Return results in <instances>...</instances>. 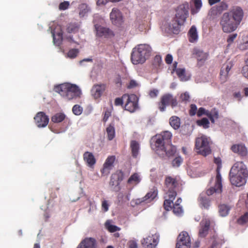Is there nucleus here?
I'll use <instances>...</instances> for the list:
<instances>
[{
	"label": "nucleus",
	"mask_w": 248,
	"mask_h": 248,
	"mask_svg": "<svg viewBox=\"0 0 248 248\" xmlns=\"http://www.w3.org/2000/svg\"><path fill=\"white\" fill-rule=\"evenodd\" d=\"M169 123L174 129H178L181 124L180 119L176 116H172L170 118Z\"/></svg>",
	"instance_id": "32"
},
{
	"label": "nucleus",
	"mask_w": 248,
	"mask_h": 248,
	"mask_svg": "<svg viewBox=\"0 0 248 248\" xmlns=\"http://www.w3.org/2000/svg\"><path fill=\"white\" fill-rule=\"evenodd\" d=\"M234 169H231L229 173L230 180L231 184L236 186H241L246 184L247 179L235 173Z\"/></svg>",
	"instance_id": "12"
},
{
	"label": "nucleus",
	"mask_w": 248,
	"mask_h": 248,
	"mask_svg": "<svg viewBox=\"0 0 248 248\" xmlns=\"http://www.w3.org/2000/svg\"><path fill=\"white\" fill-rule=\"evenodd\" d=\"M188 40L191 43H194L198 40V35L196 28L192 26L188 32Z\"/></svg>",
	"instance_id": "27"
},
{
	"label": "nucleus",
	"mask_w": 248,
	"mask_h": 248,
	"mask_svg": "<svg viewBox=\"0 0 248 248\" xmlns=\"http://www.w3.org/2000/svg\"><path fill=\"white\" fill-rule=\"evenodd\" d=\"M173 212L176 215H180L183 213L182 207L181 205H173Z\"/></svg>",
	"instance_id": "47"
},
{
	"label": "nucleus",
	"mask_w": 248,
	"mask_h": 248,
	"mask_svg": "<svg viewBox=\"0 0 248 248\" xmlns=\"http://www.w3.org/2000/svg\"><path fill=\"white\" fill-rule=\"evenodd\" d=\"M197 124L199 126H202L204 128H207L209 127L210 123L207 118H203L200 120H198Z\"/></svg>",
	"instance_id": "42"
},
{
	"label": "nucleus",
	"mask_w": 248,
	"mask_h": 248,
	"mask_svg": "<svg viewBox=\"0 0 248 248\" xmlns=\"http://www.w3.org/2000/svg\"><path fill=\"white\" fill-rule=\"evenodd\" d=\"M130 148L132 155H138L140 151V145L138 141L132 140L130 142Z\"/></svg>",
	"instance_id": "31"
},
{
	"label": "nucleus",
	"mask_w": 248,
	"mask_h": 248,
	"mask_svg": "<svg viewBox=\"0 0 248 248\" xmlns=\"http://www.w3.org/2000/svg\"><path fill=\"white\" fill-rule=\"evenodd\" d=\"M109 204L106 200H104L102 202V209L104 212H107L108 210Z\"/></svg>",
	"instance_id": "57"
},
{
	"label": "nucleus",
	"mask_w": 248,
	"mask_h": 248,
	"mask_svg": "<svg viewBox=\"0 0 248 248\" xmlns=\"http://www.w3.org/2000/svg\"><path fill=\"white\" fill-rule=\"evenodd\" d=\"M197 111V106L195 104H191L190 105V108L189 110V115L190 116H194L196 114Z\"/></svg>",
	"instance_id": "51"
},
{
	"label": "nucleus",
	"mask_w": 248,
	"mask_h": 248,
	"mask_svg": "<svg viewBox=\"0 0 248 248\" xmlns=\"http://www.w3.org/2000/svg\"><path fill=\"white\" fill-rule=\"evenodd\" d=\"M110 18L112 24L117 26H121L124 22L121 12L116 8L112 9L110 14Z\"/></svg>",
	"instance_id": "15"
},
{
	"label": "nucleus",
	"mask_w": 248,
	"mask_h": 248,
	"mask_svg": "<svg viewBox=\"0 0 248 248\" xmlns=\"http://www.w3.org/2000/svg\"><path fill=\"white\" fill-rule=\"evenodd\" d=\"M106 89V84L104 83L94 85L91 90L92 96L94 99L100 98Z\"/></svg>",
	"instance_id": "19"
},
{
	"label": "nucleus",
	"mask_w": 248,
	"mask_h": 248,
	"mask_svg": "<svg viewBox=\"0 0 248 248\" xmlns=\"http://www.w3.org/2000/svg\"><path fill=\"white\" fill-rule=\"evenodd\" d=\"M129 248H137L138 246L137 243L134 241H132L130 242L129 245Z\"/></svg>",
	"instance_id": "64"
},
{
	"label": "nucleus",
	"mask_w": 248,
	"mask_h": 248,
	"mask_svg": "<svg viewBox=\"0 0 248 248\" xmlns=\"http://www.w3.org/2000/svg\"><path fill=\"white\" fill-rule=\"evenodd\" d=\"M179 180L176 177L167 176L164 181V190L167 194L177 195L175 188L178 186Z\"/></svg>",
	"instance_id": "10"
},
{
	"label": "nucleus",
	"mask_w": 248,
	"mask_h": 248,
	"mask_svg": "<svg viewBox=\"0 0 248 248\" xmlns=\"http://www.w3.org/2000/svg\"><path fill=\"white\" fill-rule=\"evenodd\" d=\"M189 4L185 2L180 5L176 10V14L169 24V29L174 34H178L181 26L184 25L188 16Z\"/></svg>",
	"instance_id": "3"
},
{
	"label": "nucleus",
	"mask_w": 248,
	"mask_h": 248,
	"mask_svg": "<svg viewBox=\"0 0 248 248\" xmlns=\"http://www.w3.org/2000/svg\"><path fill=\"white\" fill-rule=\"evenodd\" d=\"M115 161V156H109L106 160L100 171L102 176L108 175L114 167Z\"/></svg>",
	"instance_id": "14"
},
{
	"label": "nucleus",
	"mask_w": 248,
	"mask_h": 248,
	"mask_svg": "<svg viewBox=\"0 0 248 248\" xmlns=\"http://www.w3.org/2000/svg\"><path fill=\"white\" fill-rule=\"evenodd\" d=\"M125 101L123 98V95L121 97H117L115 99L114 105L115 106H121L124 107Z\"/></svg>",
	"instance_id": "49"
},
{
	"label": "nucleus",
	"mask_w": 248,
	"mask_h": 248,
	"mask_svg": "<svg viewBox=\"0 0 248 248\" xmlns=\"http://www.w3.org/2000/svg\"><path fill=\"white\" fill-rule=\"evenodd\" d=\"M243 16V10L239 6H234L229 12L224 13L221 16L219 22L223 32L231 33L235 31Z\"/></svg>",
	"instance_id": "2"
},
{
	"label": "nucleus",
	"mask_w": 248,
	"mask_h": 248,
	"mask_svg": "<svg viewBox=\"0 0 248 248\" xmlns=\"http://www.w3.org/2000/svg\"><path fill=\"white\" fill-rule=\"evenodd\" d=\"M158 241L159 238L157 235H152L144 238L141 244L145 248H154L156 246Z\"/></svg>",
	"instance_id": "17"
},
{
	"label": "nucleus",
	"mask_w": 248,
	"mask_h": 248,
	"mask_svg": "<svg viewBox=\"0 0 248 248\" xmlns=\"http://www.w3.org/2000/svg\"><path fill=\"white\" fill-rule=\"evenodd\" d=\"M185 70L184 69L179 68L176 70L177 76L181 78H183L185 75Z\"/></svg>",
	"instance_id": "58"
},
{
	"label": "nucleus",
	"mask_w": 248,
	"mask_h": 248,
	"mask_svg": "<svg viewBox=\"0 0 248 248\" xmlns=\"http://www.w3.org/2000/svg\"><path fill=\"white\" fill-rule=\"evenodd\" d=\"M106 131L108 134V139L109 140H112L114 138L115 135V129L113 125L109 124L107 128Z\"/></svg>",
	"instance_id": "39"
},
{
	"label": "nucleus",
	"mask_w": 248,
	"mask_h": 248,
	"mask_svg": "<svg viewBox=\"0 0 248 248\" xmlns=\"http://www.w3.org/2000/svg\"><path fill=\"white\" fill-rule=\"evenodd\" d=\"M56 92L64 98L70 100L80 97L81 93L78 86L69 83L60 84L55 87Z\"/></svg>",
	"instance_id": "4"
},
{
	"label": "nucleus",
	"mask_w": 248,
	"mask_h": 248,
	"mask_svg": "<svg viewBox=\"0 0 248 248\" xmlns=\"http://www.w3.org/2000/svg\"><path fill=\"white\" fill-rule=\"evenodd\" d=\"M162 63V61L161 57L160 55H156L155 57L153 62V65L155 69H158L160 67Z\"/></svg>",
	"instance_id": "40"
},
{
	"label": "nucleus",
	"mask_w": 248,
	"mask_h": 248,
	"mask_svg": "<svg viewBox=\"0 0 248 248\" xmlns=\"http://www.w3.org/2000/svg\"><path fill=\"white\" fill-rule=\"evenodd\" d=\"M162 152H165L166 155H175L178 150L175 145L167 143Z\"/></svg>",
	"instance_id": "28"
},
{
	"label": "nucleus",
	"mask_w": 248,
	"mask_h": 248,
	"mask_svg": "<svg viewBox=\"0 0 248 248\" xmlns=\"http://www.w3.org/2000/svg\"><path fill=\"white\" fill-rule=\"evenodd\" d=\"M84 160L87 163L88 166L92 167L96 162L94 156H84Z\"/></svg>",
	"instance_id": "41"
},
{
	"label": "nucleus",
	"mask_w": 248,
	"mask_h": 248,
	"mask_svg": "<svg viewBox=\"0 0 248 248\" xmlns=\"http://www.w3.org/2000/svg\"><path fill=\"white\" fill-rule=\"evenodd\" d=\"M95 28L96 31V35L98 36L108 37L114 36L113 31L109 28L98 25H95Z\"/></svg>",
	"instance_id": "20"
},
{
	"label": "nucleus",
	"mask_w": 248,
	"mask_h": 248,
	"mask_svg": "<svg viewBox=\"0 0 248 248\" xmlns=\"http://www.w3.org/2000/svg\"><path fill=\"white\" fill-rule=\"evenodd\" d=\"M231 169H234L235 173L237 175L248 179V170L246 166L242 161H238L234 164Z\"/></svg>",
	"instance_id": "16"
},
{
	"label": "nucleus",
	"mask_w": 248,
	"mask_h": 248,
	"mask_svg": "<svg viewBox=\"0 0 248 248\" xmlns=\"http://www.w3.org/2000/svg\"><path fill=\"white\" fill-rule=\"evenodd\" d=\"M124 178V173L122 170H117L114 173H112L110 177L109 186L111 187L118 186V189H119V185Z\"/></svg>",
	"instance_id": "13"
},
{
	"label": "nucleus",
	"mask_w": 248,
	"mask_h": 248,
	"mask_svg": "<svg viewBox=\"0 0 248 248\" xmlns=\"http://www.w3.org/2000/svg\"><path fill=\"white\" fill-rule=\"evenodd\" d=\"M168 199H166L164 202V207L166 211H170L172 209L171 204L173 202V201L175 199L176 196L174 195L167 194Z\"/></svg>",
	"instance_id": "29"
},
{
	"label": "nucleus",
	"mask_w": 248,
	"mask_h": 248,
	"mask_svg": "<svg viewBox=\"0 0 248 248\" xmlns=\"http://www.w3.org/2000/svg\"><path fill=\"white\" fill-rule=\"evenodd\" d=\"M78 53V49H72L68 51L67 55L70 58H75L77 56Z\"/></svg>",
	"instance_id": "48"
},
{
	"label": "nucleus",
	"mask_w": 248,
	"mask_h": 248,
	"mask_svg": "<svg viewBox=\"0 0 248 248\" xmlns=\"http://www.w3.org/2000/svg\"><path fill=\"white\" fill-rule=\"evenodd\" d=\"M208 113V110H206L203 108H200L198 110L197 114V116L200 117L202 115H205L207 116V114Z\"/></svg>",
	"instance_id": "52"
},
{
	"label": "nucleus",
	"mask_w": 248,
	"mask_h": 248,
	"mask_svg": "<svg viewBox=\"0 0 248 248\" xmlns=\"http://www.w3.org/2000/svg\"><path fill=\"white\" fill-rule=\"evenodd\" d=\"M151 47L146 44H140L134 48L131 55V60L134 64L144 63L150 55Z\"/></svg>",
	"instance_id": "5"
},
{
	"label": "nucleus",
	"mask_w": 248,
	"mask_h": 248,
	"mask_svg": "<svg viewBox=\"0 0 248 248\" xmlns=\"http://www.w3.org/2000/svg\"><path fill=\"white\" fill-rule=\"evenodd\" d=\"M237 35V34L236 33H234L229 36L227 40L229 45L233 42L234 40L236 38Z\"/></svg>",
	"instance_id": "56"
},
{
	"label": "nucleus",
	"mask_w": 248,
	"mask_h": 248,
	"mask_svg": "<svg viewBox=\"0 0 248 248\" xmlns=\"http://www.w3.org/2000/svg\"><path fill=\"white\" fill-rule=\"evenodd\" d=\"M158 191L156 187H154L151 190L147 193L146 195L142 198V202H145L146 201H152L154 200L157 195Z\"/></svg>",
	"instance_id": "30"
},
{
	"label": "nucleus",
	"mask_w": 248,
	"mask_h": 248,
	"mask_svg": "<svg viewBox=\"0 0 248 248\" xmlns=\"http://www.w3.org/2000/svg\"><path fill=\"white\" fill-rule=\"evenodd\" d=\"M239 48L242 50H245L248 49V40L242 43H241L239 46Z\"/></svg>",
	"instance_id": "55"
},
{
	"label": "nucleus",
	"mask_w": 248,
	"mask_h": 248,
	"mask_svg": "<svg viewBox=\"0 0 248 248\" xmlns=\"http://www.w3.org/2000/svg\"><path fill=\"white\" fill-rule=\"evenodd\" d=\"M107 228L108 230L111 232H114L120 230L118 227L113 225H108Z\"/></svg>",
	"instance_id": "53"
},
{
	"label": "nucleus",
	"mask_w": 248,
	"mask_h": 248,
	"mask_svg": "<svg viewBox=\"0 0 248 248\" xmlns=\"http://www.w3.org/2000/svg\"><path fill=\"white\" fill-rule=\"evenodd\" d=\"M183 162V159L180 156H177L171 160V164L173 167H178Z\"/></svg>",
	"instance_id": "43"
},
{
	"label": "nucleus",
	"mask_w": 248,
	"mask_h": 248,
	"mask_svg": "<svg viewBox=\"0 0 248 248\" xmlns=\"http://www.w3.org/2000/svg\"><path fill=\"white\" fill-rule=\"evenodd\" d=\"M140 178L139 175L137 173H134L128 179L127 184H138L140 182Z\"/></svg>",
	"instance_id": "38"
},
{
	"label": "nucleus",
	"mask_w": 248,
	"mask_h": 248,
	"mask_svg": "<svg viewBox=\"0 0 248 248\" xmlns=\"http://www.w3.org/2000/svg\"><path fill=\"white\" fill-rule=\"evenodd\" d=\"M69 2L68 1H64L60 3L59 6V8L60 10H65L68 8L69 6Z\"/></svg>",
	"instance_id": "50"
},
{
	"label": "nucleus",
	"mask_w": 248,
	"mask_h": 248,
	"mask_svg": "<svg viewBox=\"0 0 248 248\" xmlns=\"http://www.w3.org/2000/svg\"><path fill=\"white\" fill-rule=\"evenodd\" d=\"M201 229L199 231V235L201 237H204L208 232L210 226V221L208 219H205L201 222Z\"/></svg>",
	"instance_id": "25"
},
{
	"label": "nucleus",
	"mask_w": 248,
	"mask_h": 248,
	"mask_svg": "<svg viewBox=\"0 0 248 248\" xmlns=\"http://www.w3.org/2000/svg\"><path fill=\"white\" fill-rule=\"evenodd\" d=\"M54 43L58 45L60 44L62 40V33L59 32L55 34V31H52Z\"/></svg>",
	"instance_id": "37"
},
{
	"label": "nucleus",
	"mask_w": 248,
	"mask_h": 248,
	"mask_svg": "<svg viewBox=\"0 0 248 248\" xmlns=\"http://www.w3.org/2000/svg\"><path fill=\"white\" fill-rule=\"evenodd\" d=\"M77 248H96V241L93 238H86L80 242Z\"/></svg>",
	"instance_id": "23"
},
{
	"label": "nucleus",
	"mask_w": 248,
	"mask_h": 248,
	"mask_svg": "<svg viewBox=\"0 0 248 248\" xmlns=\"http://www.w3.org/2000/svg\"><path fill=\"white\" fill-rule=\"evenodd\" d=\"M230 210V207L225 204H220L218 206V213L221 217L227 216Z\"/></svg>",
	"instance_id": "35"
},
{
	"label": "nucleus",
	"mask_w": 248,
	"mask_h": 248,
	"mask_svg": "<svg viewBox=\"0 0 248 248\" xmlns=\"http://www.w3.org/2000/svg\"><path fill=\"white\" fill-rule=\"evenodd\" d=\"M83 108L79 105H75L72 108V112L75 115H80L83 112Z\"/></svg>",
	"instance_id": "44"
},
{
	"label": "nucleus",
	"mask_w": 248,
	"mask_h": 248,
	"mask_svg": "<svg viewBox=\"0 0 248 248\" xmlns=\"http://www.w3.org/2000/svg\"><path fill=\"white\" fill-rule=\"evenodd\" d=\"M180 99L182 102H186L189 100V95L187 93H182L180 95Z\"/></svg>",
	"instance_id": "54"
},
{
	"label": "nucleus",
	"mask_w": 248,
	"mask_h": 248,
	"mask_svg": "<svg viewBox=\"0 0 248 248\" xmlns=\"http://www.w3.org/2000/svg\"><path fill=\"white\" fill-rule=\"evenodd\" d=\"M192 54L196 58L199 64H202L207 59L208 54L203 51L195 48L192 51Z\"/></svg>",
	"instance_id": "22"
},
{
	"label": "nucleus",
	"mask_w": 248,
	"mask_h": 248,
	"mask_svg": "<svg viewBox=\"0 0 248 248\" xmlns=\"http://www.w3.org/2000/svg\"><path fill=\"white\" fill-rule=\"evenodd\" d=\"M79 26L76 23H70L67 25L66 31L69 33H76L78 31Z\"/></svg>",
	"instance_id": "36"
},
{
	"label": "nucleus",
	"mask_w": 248,
	"mask_h": 248,
	"mask_svg": "<svg viewBox=\"0 0 248 248\" xmlns=\"http://www.w3.org/2000/svg\"><path fill=\"white\" fill-rule=\"evenodd\" d=\"M195 149L196 152L201 155H209L211 153L208 140L204 136L196 139Z\"/></svg>",
	"instance_id": "7"
},
{
	"label": "nucleus",
	"mask_w": 248,
	"mask_h": 248,
	"mask_svg": "<svg viewBox=\"0 0 248 248\" xmlns=\"http://www.w3.org/2000/svg\"><path fill=\"white\" fill-rule=\"evenodd\" d=\"M207 116L210 119L212 123H214L215 119H217L219 117L218 110L216 108H213L210 111L208 110Z\"/></svg>",
	"instance_id": "33"
},
{
	"label": "nucleus",
	"mask_w": 248,
	"mask_h": 248,
	"mask_svg": "<svg viewBox=\"0 0 248 248\" xmlns=\"http://www.w3.org/2000/svg\"><path fill=\"white\" fill-rule=\"evenodd\" d=\"M138 85V83L134 80H131L128 84L127 85V88L128 89H132L133 88L136 87Z\"/></svg>",
	"instance_id": "59"
},
{
	"label": "nucleus",
	"mask_w": 248,
	"mask_h": 248,
	"mask_svg": "<svg viewBox=\"0 0 248 248\" xmlns=\"http://www.w3.org/2000/svg\"><path fill=\"white\" fill-rule=\"evenodd\" d=\"M214 162L217 165V168L216 176L215 179H212L211 182V183L213 182V186L206 190L205 193H201L198 198L200 206L205 209H208L210 206V200L208 196L214 193H220L222 192V177L220 172L222 168V161L218 156L214 157Z\"/></svg>",
	"instance_id": "1"
},
{
	"label": "nucleus",
	"mask_w": 248,
	"mask_h": 248,
	"mask_svg": "<svg viewBox=\"0 0 248 248\" xmlns=\"http://www.w3.org/2000/svg\"><path fill=\"white\" fill-rule=\"evenodd\" d=\"M157 105L159 110L163 112L165 111L167 106L170 105L171 108H173L177 106L178 102L176 98L174 97L172 94L166 93L161 97L160 101L158 102Z\"/></svg>",
	"instance_id": "9"
},
{
	"label": "nucleus",
	"mask_w": 248,
	"mask_h": 248,
	"mask_svg": "<svg viewBox=\"0 0 248 248\" xmlns=\"http://www.w3.org/2000/svg\"><path fill=\"white\" fill-rule=\"evenodd\" d=\"M231 149L235 154H238L239 155H246L248 151L247 149L243 144H233Z\"/></svg>",
	"instance_id": "24"
},
{
	"label": "nucleus",
	"mask_w": 248,
	"mask_h": 248,
	"mask_svg": "<svg viewBox=\"0 0 248 248\" xmlns=\"http://www.w3.org/2000/svg\"><path fill=\"white\" fill-rule=\"evenodd\" d=\"M66 118V115L62 112L57 113L51 118V120L54 123H59L62 122Z\"/></svg>",
	"instance_id": "34"
},
{
	"label": "nucleus",
	"mask_w": 248,
	"mask_h": 248,
	"mask_svg": "<svg viewBox=\"0 0 248 248\" xmlns=\"http://www.w3.org/2000/svg\"><path fill=\"white\" fill-rule=\"evenodd\" d=\"M193 1L197 11L195 12L194 10H192L191 13L193 15L197 13L202 6V2L201 0H193Z\"/></svg>",
	"instance_id": "45"
},
{
	"label": "nucleus",
	"mask_w": 248,
	"mask_h": 248,
	"mask_svg": "<svg viewBox=\"0 0 248 248\" xmlns=\"http://www.w3.org/2000/svg\"><path fill=\"white\" fill-rule=\"evenodd\" d=\"M36 124L39 127H46L49 121V118L46 114L42 111L38 112L34 118Z\"/></svg>",
	"instance_id": "18"
},
{
	"label": "nucleus",
	"mask_w": 248,
	"mask_h": 248,
	"mask_svg": "<svg viewBox=\"0 0 248 248\" xmlns=\"http://www.w3.org/2000/svg\"><path fill=\"white\" fill-rule=\"evenodd\" d=\"M173 58L171 55L167 54L165 58V62L167 64H170L172 62Z\"/></svg>",
	"instance_id": "61"
},
{
	"label": "nucleus",
	"mask_w": 248,
	"mask_h": 248,
	"mask_svg": "<svg viewBox=\"0 0 248 248\" xmlns=\"http://www.w3.org/2000/svg\"><path fill=\"white\" fill-rule=\"evenodd\" d=\"M124 104V108L131 113L135 112L139 108V98L134 94H124L123 95Z\"/></svg>",
	"instance_id": "8"
},
{
	"label": "nucleus",
	"mask_w": 248,
	"mask_h": 248,
	"mask_svg": "<svg viewBox=\"0 0 248 248\" xmlns=\"http://www.w3.org/2000/svg\"><path fill=\"white\" fill-rule=\"evenodd\" d=\"M108 2V0H97L96 4L98 6L105 5Z\"/></svg>",
	"instance_id": "63"
},
{
	"label": "nucleus",
	"mask_w": 248,
	"mask_h": 248,
	"mask_svg": "<svg viewBox=\"0 0 248 248\" xmlns=\"http://www.w3.org/2000/svg\"><path fill=\"white\" fill-rule=\"evenodd\" d=\"M190 238L186 232H182L178 235L176 248H190Z\"/></svg>",
	"instance_id": "11"
},
{
	"label": "nucleus",
	"mask_w": 248,
	"mask_h": 248,
	"mask_svg": "<svg viewBox=\"0 0 248 248\" xmlns=\"http://www.w3.org/2000/svg\"><path fill=\"white\" fill-rule=\"evenodd\" d=\"M233 62L232 61H227L222 66L220 70V75L226 77L228 76L229 71L233 66Z\"/></svg>",
	"instance_id": "26"
},
{
	"label": "nucleus",
	"mask_w": 248,
	"mask_h": 248,
	"mask_svg": "<svg viewBox=\"0 0 248 248\" xmlns=\"http://www.w3.org/2000/svg\"><path fill=\"white\" fill-rule=\"evenodd\" d=\"M239 224H244L248 222V212L242 216L237 220Z\"/></svg>",
	"instance_id": "46"
},
{
	"label": "nucleus",
	"mask_w": 248,
	"mask_h": 248,
	"mask_svg": "<svg viewBox=\"0 0 248 248\" xmlns=\"http://www.w3.org/2000/svg\"><path fill=\"white\" fill-rule=\"evenodd\" d=\"M172 134L168 131L156 134L152 138L151 148L155 151L162 152L167 143L170 142Z\"/></svg>",
	"instance_id": "6"
},
{
	"label": "nucleus",
	"mask_w": 248,
	"mask_h": 248,
	"mask_svg": "<svg viewBox=\"0 0 248 248\" xmlns=\"http://www.w3.org/2000/svg\"><path fill=\"white\" fill-rule=\"evenodd\" d=\"M228 7L227 3L222 1L218 5L212 7L210 10V14L211 16L220 15L223 11L227 10Z\"/></svg>",
	"instance_id": "21"
},
{
	"label": "nucleus",
	"mask_w": 248,
	"mask_h": 248,
	"mask_svg": "<svg viewBox=\"0 0 248 248\" xmlns=\"http://www.w3.org/2000/svg\"><path fill=\"white\" fill-rule=\"evenodd\" d=\"M243 75L246 78H248V67H244L242 70Z\"/></svg>",
	"instance_id": "62"
},
{
	"label": "nucleus",
	"mask_w": 248,
	"mask_h": 248,
	"mask_svg": "<svg viewBox=\"0 0 248 248\" xmlns=\"http://www.w3.org/2000/svg\"><path fill=\"white\" fill-rule=\"evenodd\" d=\"M158 94V91L157 89H153L149 92V95L152 98L156 97Z\"/></svg>",
	"instance_id": "60"
}]
</instances>
